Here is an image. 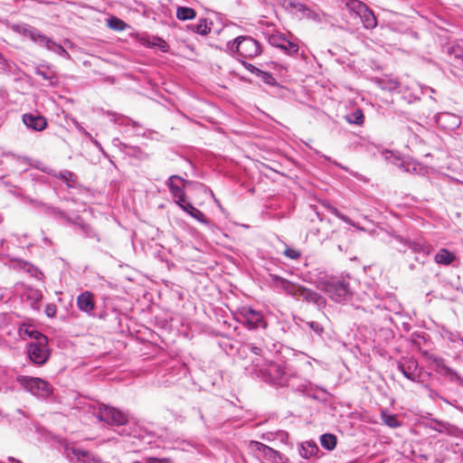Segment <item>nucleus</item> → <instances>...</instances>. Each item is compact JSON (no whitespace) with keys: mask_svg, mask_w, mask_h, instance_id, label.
Segmentation results:
<instances>
[{"mask_svg":"<svg viewBox=\"0 0 463 463\" xmlns=\"http://www.w3.org/2000/svg\"><path fill=\"white\" fill-rule=\"evenodd\" d=\"M58 449L70 463H103L102 460L93 455L90 450L80 448L75 443H70L61 439L58 440Z\"/></svg>","mask_w":463,"mask_h":463,"instance_id":"obj_1","label":"nucleus"},{"mask_svg":"<svg viewBox=\"0 0 463 463\" xmlns=\"http://www.w3.org/2000/svg\"><path fill=\"white\" fill-rule=\"evenodd\" d=\"M226 51L231 54L238 53L243 58L252 59L260 53V46L250 36H239L233 42L227 43Z\"/></svg>","mask_w":463,"mask_h":463,"instance_id":"obj_2","label":"nucleus"},{"mask_svg":"<svg viewBox=\"0 0 463 463\" xmlns=\"http://www.w3.org/2000/svg\"><path fill=\"white\" fill-rule=\"evenodd\" d=\"M320 288L335 302H345L352 296V290L348 281L345 279L332 278L321 281Z\"/></svg>","mask_w":463,"mask_h":463,"instance_id":"obj_3","label":"nucleus"},{"mask_svg":"<svg viewBox=\"0 0 463 463\" xmlns=\"http://www.w3.org/2000/svg\"><path fill=\"white\" fill-rule=\"evenodd\" d=\"M92 414L100 421H105L110 425H124L128 422V414L103 403H99L92 407Z\"/></svg>","mask_w":463,"mask_h":463,"instance_id":"obj_4","label":"nucleus"},{"mask_svg":"<svg viewBox=\"0 0 463 463\" xmlns=\"http://www.w3.org/2000/svg\"><path fill=\"white\" fill-rule=\"evenodd\" d=\"M17 382L34 396L46 398L52 392L51 384L41 378L22 375L17 378Z\"/></svg>","mask_w":463,"mask_h":463,"instance_id":"obj_5","label":"nucleus"},{"mask_svg":"<svg viewBox=\"0 0 463 463\" xmlns=\"http://www.w3.org/2000/svg\"><path fill=\"white\" fill-rule=\"evenodd\" d=\"M265 381L284 385L288 382L290 370L281 364H273L268 361L265 367H262V372H260Z\"/></svg>","mask_w":463,"mask_h":463,"instance_id":"obj_6","label":"nucleus"},{"mask_svg":"<svg viewBox=\"0 0 463 463\" xmlns=\"http://www.w3.org/2000/svg\"><path fill=\"white\" fill-rule=\"evenodd\" d=\"M240 316L243 322L250 329H256L258 327L266 328L267 323L263 318L261 313L252 309L249 307H243L240 311Z\"/></svg>","mask_w":463,"mask_h":463,"instance_id":"obj_7","label":"nucleus"},{"mask_svg":"<svg viewBox=\"0 0 463 463\" xmlns=\"http://www.w3.org/2000/svg\"><path fill=\"white\" fill-rule=\"evenodd\" d=\"M186 184H188V182L179 175H175L169 177L166 185L176 203L184 202L185 198L184 187Z\"/></svg>","mask_w":463,"mask_h":463,"instance_id":"obj_8","label":"nucleus"},{"mask_svg":"<svg viewBox=\"0 0 463 463\" xmlns=\"http://www.w3.org/2000/svg\"><path fill=\"white\" fill-rule=\"evenodd\" d=\"M47 345H40V342L32 343L28 345V355L35 364H43L49 357Z\"/></svg>","mask_w":463,"mask_h":463,"instance_id":"obj_9","label":"nucleus"},{"mask_svg":"<svg viewBox=\"0 0 463 463\" xmlns=\"http://www.w3.org/2000/svg\"><path fill=\"white\" fill-rule=\"evenodd\" d=\"M288 5L294 14L297 15L299 19H307L313 21H318L320 19L319 14L317 11L312 10L302 3L290 1Z\"/></svg>","mask_w":463,"mask_h":463,"instance_id":"obj_10","label":"nucleus"},{"mask_svg":"<svg viewBox=\"0 0 463 463\" xmlns=\"http://www.w3.org/2000/svg\"><path fill=\"white\" fill-rule=\"evenodd\" d=\"M245 347L250 350L251 354L254 356L252 357L253 365L258 368L260 372H262V367H265L269 361L264 350L254 344H248Z\"/></svg>","mask_w":463,"mask_h":463,"instance_id":"obj_11","label":"nucleus"},{"mask_svg":"<svg viewBox=\"0 0 463 463\" xmlns=\"http://www.w3.org/2000/svg\"><path fill=\"white\" fill-rule=\"evenodd\" d=\"M437 122L443 128L451 130L460 126L461 118L455 114L443 112L438 115Z\"/></svg>","mask_w":463,"mask_h":463,"instance_id":"obj_12","label":"nucleus"},{"mask_svg":"<svg viewBox=\"0 0 463 463\" xmlns=\"http://www.w3.org/2000/svg\"><path fill=\"white\" fill-rule=\"evenodd\" d=\"M23 121L26 127L36 131L43 130L47 126V121L44 117L33 114L24 115Z\"/></svg>","mask_w":463,"mask_h":463,"instance_id":"obj_13","label":"nucleus"},{"mask_svg":"<svg viewBox=\"0 0 463 463\" xmlns=\"http://www.w3.org/2000/svg\"><path fill=\"white\" fill-rule=\"evenodd\" d=\"M399 369L402 374L411 381H416L418 378V364L413 359H408L399 364Z\"/></svg>","mask_w":463,"mask_h":463,"instance_id":"obj_14","label":"nucleus"},{"mask_svg":"<svg viewBox=\"0 0 463 463\" xmlns=\"http://www.w3.org/2000/svg\"><path fill=\"white\" fill-rule=\"evenodd\" d=\"M299 455L306 459L313 457L318 458L320 449L315 441L309 440L302 442L298 448Z\"/></svg>","mask_w":463,"mask_h":463,"instance_id":"obj_15","label":"nucleus"},{"mask_svg":"<svg viewBox=\"0 0 463 463\" xmlns=\"http://www.w3.org/2000/svg\"><path fill=\"white\" fill-rule=\"evenodd\" d=\"M77 306L80 310L90 314L94 309L93 295L85 291L81 293L77 298Z\"/></svg>","mask_w":463,"mask_h":463,"instance_id":"obj_16","label":"nucleus"},{"mask_svg":"<svg viewBox=\"0 0 463 463\" xmlns=\"http://www.w3.org/2000/svg\"><path fill=\"white\" fill-rule=\"evenodd\" d=\"M25 37L30 38L32 41L45 46L48 43L49 38L45 35L41 34L38 31L32 27H24L22 31H19Z\"/></svg>","mask_w":463,"mask_h":463,"instance_id":"obj_17","label":"nucleus"},{"mask_svg":"<svg viewBox=\"0 0 463 463\" xmlns=\"http://www.w3.org/2000/svg\"><path fill=\"white\" fill-rule=\"evenodd\" d=\"M211 24L212 23H208L206 18H202L199 20L198 24L188 25L187 28L201 35H207L211 32Z\"/></svg>","mask_w":463,"mask_h":463,"instance_id":"obj_18","label":"nucleus"},{"mask_svg":"<svg viewBox=\"0 0 463 463\" xmlns=\"http://www.w3.org/2000/svg\"><path fill=\"white\" fill-rule=\"evenodd\" d=\"M455 259V254L449 251L447 249L439 250L434 257L435 262L440 265H449Z\"/></svg>","mask_w":463,"mask_h":463,"instance_id":"obj_19","label":"nucleus"},{"mask_svg":"<svg viewBox=\"0 0 463 463\" xmlns=\"http://www.w3.org/2000/svg\"><path fill=\"white\" fill-rule=\"evenodd\" d=\"M273 280L277 283L278 286H280L287 293L292 296H298V289L300 288V286L295 285L285 279L279 277H274Z\"/></svg>","mask_w":463,"mask_h":463,"instance_id":"obj_20","label":"nucleus"},{"mask_svg":"<svg viewBox=\"0 0 463 463\" xmlns=\"http://www.w3.org/2000/svg\"><path fill=\"white\" fill-rule=\"evenodd\" d=\"M364 24V26L367 29L374 28L377 24L376 17L373 11L368 7L359 15Z\"/></svg>","mask_w":463,"mask_h":463,"instance_id":"obj_21","label":"nucleus"},{"mask_svg":"<svg viewBox=\"0 0 463 463\" xmlns=\"http://www.w3.org/2000/svg\"><path fill=\"white\" fill-rule=\"evenodd\" d=\"M196 16V12L186 6H179L176 9V17L181 21L193 20Z\"/></svg>","mask_w":463,"mask_h":463,"instance_id":"obj_22","label":"nucleus"},{"mask_svg":"<svg viewBox=\"0 0 463 463\" xmlns=\"http://www.w3.org/2000/svg\"><path fill=\"white\" fill-rule=\"evenodd\" d=\"M52 175L55 177L64 181L68 186H74L76 184V175L68 170L61 171L59 173H52Z\"/></svg>","mask_w":463,"mask_h":463,"instance_id":"obj_23","label":"nucleus"},{"mask_svg":"<svg viewBox=\"0 0 463 463\" xmlns=\"http://www.w3.org/2000/svg\"><path fill=\"white\" fill-rule=\"evenodd\" d=\"M345 5L350 12H353L357 15H360L363 13V11H364L365 8L368 7L365 4L359 0H348Z\"/></svg>","mask_w":463,"mask_h":463,"instance_id":"obj_24","label":"nucleus"},{"mask_svg":"<svg viewBox=\"0 0 463 463\" xmlns=\"http://www.w3.org/2000/svg\"><path fill=\"white\" fill-rule=\"evenodd\" d=\"M250 445L252 448H256L257 450L262 451L263 454L269 458H275V456L278 454V451L260 442L251 441Z\"/></svg>","mask_w":463,"mask_h":463,"instance_id":"obj_25","label":"nucleus"},{"mask_svg":"<svg viewBox=\"0 0 463 463\" xmlns=\"http://www.w3.org/2000/svg\"><path fill=\"white\" fill-rule=\"evenodd\" d=\"M44 47L66 59H71L69 52L61 44L52 42L51 39H49L48 43H46Z\"/></svg>","mask_w":463,"mask_h":463,"instance_id":"obj_26","label":"nucleus"},{"mask_svg":"<svg viewBox=\"0 0 463 463\" xmlns=\"http://www.w3.org/2000/svg\"><path fill=\"white\" fill-rule=\"evenodd\" d=\"M409 247L414 252H422L425 255H430L431 253V251H432V247L430 244H427V243L410 241L409 242Z\"/></svg>","mask_w":463,"mask_h":463,"instance_id":"obj_27","label":"nucleus"},{"mask_svg":"<svg viewBox=\"0 0 463 463\" xmlns=\"http://www.w3.org/2000/svg\"><path fill=\"white\" fill-rule=\"evenodd\" d=\"M364 118V113H363L362 109H355L351 114L345 116V119L347 122H349L350 124H355L358 126L363 125Z\"/></svg>","mask_w":463,"mask_h":463,"instance_id":"obj_28","label":"nucleus"},{"mask_svg":"<svg viewBox=\"0 0 463 463\" xmlns=\"http://www.w3.org/2000/svg\"><path fill=\"white\" fill-rule=\"evenodd\" d=\"M24 332H25L26 335H28V336H30L31 338L35 339L36 342H40V345H47V343H48L47 336H45L44 335H43L39 331L34 330L33 328L28 326V327H26L24 329Z\"/></svg>","mask_w":463,"mask_h":463,"instance_id":"obj_29","label":"nucleus"},{"mask_svg":"<svg viewBox=\"0 0 463 463\" xmlns=\"http://www.w3.org/2000/svg\"><path fill=\"white\" fill-rule=\"evenodd\" d=\"M107 25L110 29L119 32L124 31L127 28V24L116 16H111L110 18H109L107 20Z\"/></svg>","mask_w":463,"mask_h":463,"instance_id":"obj_30","label":"nucleus"},{"mask_svg":"<svg viewBox=\"0 0 463 463\" xmlns=\"http://www.w3.org/2000/svg\"><path fill=\"white\" fill-rule=\"evenodd\" d=\"M26 298L32 301V307H36V305L42 300L43 294L40 290L34 288H28L26 290Z\"/></svg>","mask_w":463,"mask_h":463,"instance_id":"obj_31","label":"nucleus"},{"mask_svg":"<svg viewBox=\"0 0 463 463\" xmlns=\"http://www.w3.org/2000/svg\"><path fill=\"white\" fill-rule=\"evenodd\" d=\"M320 442L324 449L327 450H332L335 448L337 439V436H319Z\"/></svg>","mask_w":463,"mask_h":463,"instance_id":"obj_32","label":"nucleus"},{"mask_svg":"<svg viewBox=\"0 0 463 463\" xmlns=\"http://www.w3.org/2000/svg\"><path fill=\"white\" fill-rule=\"evenodd\" d=\"M298 294L297 297H301L308 301L316 302L317 300V294L309 289L300 287V288L298 289Z\"/></svg>","mask_w":463,"mask_h":463,"instance_id":"obj_33","label":"nucleus"},{"mask_svg":"<svg viewBox=\"0 0 463 463\" xmlns=\"http://www.w3.org/2000/svg\"><path fill=\"white\" fill-rule=\"evenodd\" d=\"M381 87L383 90L393 91L400 87V82L397 79H390L381 81Z\"/></svg>","mask_w":463,"mask_h":463,"instance_id":"obj_34","label":"nucleus"},{"mask_svg":"<svg viewBox=\"0 0 463 463\" xmlns=\"http://www.w3.org/2000/svg\"><path fill=\"white\" fill-rule=\"evenodd\" d=\"M382 419H383V422L389 427L394 428V427L399 426V421L395 415L383 412Z\"/></svg>","mask_w":463,"mask_h":463,"instance_id":"obj_35","label":"nucleus"},{"mask_svg":"<svg viewBox=\"0 0 463 463\" xmlns=\"http://www.w3.org/2000/svg\"><path fill=\"white\" fill-rule=\"evenodd\" d=\"M307 325L318 335H321L324 332L323 326L317 322L310 321L307 322Z\"/></svg>","mask_w":463,"mask_h":463,"instance_id":"obj_36","label":"nucleus"},{"mask_svg":"<svg viewBox=\"0 0 463 463\" xmlns=\"http://www.w3.org/2000/svg\"><path fill=\"white\" fill-rule=\"evenodd\" d=\"M177 204H178L179 207H181L184 212H186L189 214L192 212H194V210H195V207L192 203H187L185 201V198L184 199V202L178 203Z\"/></svg>","mask_w":463,"mask_h":463,"instance_id":"obj_37","label":"nucleus"},{"mask_svg":"<svg viewBox=\"0 0 463 463\" xmlns=\"http://www.w3.org/2000/svg\"><path fill=\"white\" fill-rule=\"evenodd\" d=\"M190 215H191L192 217H194V219L198 220V221H199V222H204V221H205V216H204V214H203L201 211H199L198 209H196V208H195V210H194V212H192V213H190Z\"/></svg>","mask_w":463,"mask_h":463,"instance_id":"obj_38","label":"nucleus"},{"mask_svg":"<svg viewBox=\"0 0 463 463\" xmlns=\"http://www.w3.org/2000/svg\"><path fill=\"white\" fill-rule=\"evenodd\" d=\"M190 215H191L192 217H194V219L198 220V221H199V222H204V221H205V216H204V214H203L201 211H199L198 209H196V208H195V210H194V212H192V213H190Z\"/></svg>","mask_w":463,"mask_h":463,"instance_id":"obj_39","label":"nucleus"},{"mask_svg":"<svg viewBox=\"0 0 463 463\" xmlns=\"http://www.w3.org/2000/svg\"><path fill=\"white\" fill-rule=\"evenodd\" d=\"M284 253L288 258L292 260H297L300 256L299 252L294 249H286Z\"/></svg>","mask_w":463,"mask_h":463,"instance_id":"obj_40","label":"nucleus"},{"mask_svg":"<svg viewBox=\"0 0 463 463\" xmlns=\"http://www.w3.org/2000/svg\"><path fill=\"white\" fill-rule=\"evenodd\" d=\"M56 306L53 304H49L45 307V314L49 317H53L56 315Z\"/></svg>","mask_w":463,"mask_h":463,"instance_id":"obj_41","label":"nucleus"},{"mask_svg":"<svg viewBox=\"0 0 463 463\" xmlns=\"http://www.w3.org/2000/svg\"><path fill=\"white\" fill-rule=\"evenodd\" d=\"M147 463H173L170 458H149Z\"/></svg>","mask_w":463,"mask_h":463,"instance_id":"obj_42","label":"nucleus"},{"mask_svg":"<svg viewBox=\"0 0 463 463\" xmlns=\"http://www.w3.org/2000/svg\"><path fill=\"white\" fill-rule=\"evenodd\" d=\"M36 73H37L38 75L42 76V77H43V79H45V80H51L52 79V76L48 75L46 72H44V71H41L40 69H37V70H36Z\"/></svg>","mask_w":463,"mask_h":463,"instance_id":"obj_43","label":"nucleus"},{"mask_svg":"<svg viewBox=\"0 0 463 463\" xmlns=\"http://www.w3.org/2000/svg\"><path fill=\"white\" fill-rule=\"evenodd\" d=\"M328 210L333 213L335 214L337 218H339V216L341 215V213L335 207H332V206H328Z\"/></svg>","mask_w":463,"mask_h":463,"instance_id":"obj_44","label":"nucleus"},{"mask_svg":"<svg viewBox=\"0 0 463 463\" xmlns=\"http://www.w3.org/2000/svg\"><path fill=\"white\" fill-rule=\"evenodd\" d=\"M339 219L344 221L346 223L353 224L352 221L347 216L344 215L343 213H341V215L339 216Z\"/></svg>","mask_w":463,"mask_h":463,"instance_id":"obj_45","label":"nucleus"},{"mask_svg":"<svg viewBox=\"0 0 463 463\" xmlns=\"http://www.w3.org/2000/svg\"><path fill=\"white\" fill-rule=\"evenodd\" d=\"M7 459H8V461L13 462V463H21V461L19 459H16L14 457H8Z\"/></svg>","mask_w":463,"mask_h":463,"instance_id":"obj_46","label":"nucleus"}]
</instances>
